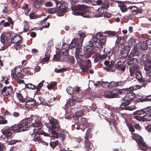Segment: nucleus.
<instances>
[{
	"label": "nucleus",
	"mask_w": 151,
	"mask_h": 151,
	"mask_svg": "<svg viewBox=\"0 0 151 151\" xmlns=\"http://www.w3.org/2000/svg\"><path fill=\"white\" fill-rule=\"evenodd\" d=\"M88 6L85 5L78 4L72 7V14L76 16H81L83 17H90V13L88 10Z\"/></svg>",
	"instance_id": "obj_1"
},
{
	"label": "nucleus",
	"mask_w": 151,
	"mask_h": 151,
	"mask_svg": "<svg viewBox=\"0 0 151 151\" xmlns=\"http://www.w3.org/2000/svg\"><path fill=\"white\" fill-rule=\"evenodd\" d=\"M106 41V36L101 35L100 33H98L96 37H93L91 40L87 43V47L84 50L87 51L90 47H94V45L98 46L101 45H103L105 43Z\"/></svg>",
	"instance_id": "obj_2"
},
{
	"label": "nucleus",
	"mask_w": 151,
	"mask_h": 151,
	"mask_svg": "<svg viewBox=\"0 0 151 151\" xmlns=\"http://www.w3.org/2000/svg\"><path fill=\"white\" fill-rule=\"evenodd\" d=\"M82 45V42L80 40H78L76 39H73L70 44L71 49L74 48L73 50V53H74L75 55H81L80 54L82 50L81 46Z\"/></svg>",
	"instance_id": "obj_3"
},
{
	"label": "nucleus",
	"mask_w": 151,
	"mask_h": 151,
	"mask_svg": "<svg viewBox=\"0 0 151 151\" xmlns=\"http://www.w3.org/2000/svg\"><path fill=\"white\" fill-rule=\"evenodd\" d=\"M13 34L12 32H4L1 36V41L2 43L6 44L8 46L10 45L13 38Z\"/></svg>",
	"instance_id": "obj_4"
},
{
	"label": "nucleus",
	"mask_w": 151,
	"mask_h": 151,
	"mask_svg": "<svg viewBox=\"0 0 151 151\" xmlns=\"http://www.w3.org/2000/svg\"><path fill=\"white\" fill-rule=\"evenodd\" d=\"M122 93L119 89H113L111 91H105L103 93V96L107 98H117Z\"/></svg>",
	"instance_id": "obj_5"
},
{
	"label": "nucleus",
	"mask_w": 151,
	"mask_h": 151,
	"mask_svg": "<svg viewBox=\"0 0 151 151\" xmlns=\"http://www.w3.org/2000/svg\"><path fill=\"white\" fill-rule=\"evenodd\" d=\"M25 123L22 121L19 124H14L11 127L12 130L14 132H20L27 130L28 126Z\"/></svg>",
	"instance_id": "obj_6"
},
{
	"label": "nucleus",
	"mask_w": 151,
	"mask_h": 151,
	"mask_svg": "<svg viewBox=\"0 0 151 151\" xmlns=\"http://www.w3.org/2000/svg\"><path fill=\"white\" fill-rule=\"evenodd\" d=\"M134 74L136 79L140 83L142 87H145L147 84L148 82H150L149 81V80L145 79V78H143L142 73L139 70Z\"/></svg>",
	"instance_id": "obj_7"
},
{
	"label": "nucleus",
	"mask_w": 151,
	"mask_h": 151,
	"mask_svg": "<svg viewBox=\"0 0 151 151\" xmlns=\"http://www.w3.org/2000/svg\"><path fill=\"white\" fill-rule=\"evenodd\" d=\"M1 93L8 97H11L13 93V88L11 86H4L1 90Z\"/></svg>",
	"instance_id": "obj_8"
},
{
	"label": "nucleus",
	"mask_w": 151,
	"mask_h": 151,
	"mask_svg": "<svg viewBox=\"0 0 151 151\" xmlns=\"http://www.w3.org/2000/svg\"><path fill=\"white\" fill-rule=\"evenodd\" d=\"M66 3L63 1L60 3V5L57 7L58 12V16H62L64 15L67 12V7L66 6Z\"/></svg>",
	"instance_id": "obj_9"
},
{
	"label": "nucleus",
	"mask_w": 151,
	"mask_h": 151,
	"mask_svg": "<svg viewBox=\"0 0 151 151\" xmlns=\"http://www.w3.org/2000/svg\"><path fill=\"white\" fill-rule=\"evenodd\" d=\"M34 133H35L33 140L35 142H40L42 140L40 135H44L45 136H49V134L48 133L41 130L40 131H37L36 132H33L32 134H33Z\"/></svg>",
	"instance_id": "obj_10"
},
{
	"label": "nucleus",
	"mask_w": 151,
	"mask_h": 151,
	"mask_svg": "<svg viewBox=\"0 0 151 151\" xmlns=\"http://www.w3.org/2000/svg\"><path fill=\"white\" fill-rule=\"evenodd\" d=\"M25 106L28 108H32L36 106V101L30 97H27L25 100Z\"/></svg>",
	"instance_id": "obj_11"
},
{
	"label": "nucleus",
	"mask_w": 151,
	"mask_h": 151,
	"mask_svg": "<svg viewBox=\"0 0 151 151\" xmlns=\"http://www.w3.org/2000/svg\"><path fill=\"white\" fill-rule=\"evenodd\" d=\"M80 68L84 72H87L88 69L91 67V60L89 59L85 60L84 61L83 64L81 65Z\"/></svg>",
	"instance_id": "obj_12"
},
{
	"label": "nucleus",
	"mask_w": 151,
	"mask_h": 151,
	"mask_svg": "<svg viewBox=\"0 0 151 151\" xmlns=\"http://www.w3.org/2000/svg\"><path fill=\"white\" fill-rule=\"evenodd\" d=\"M11 127L9 126L5 127L2 130L3 134L6 138L11 137L13 134L11 131Z\"/></svg>",
	"instance_id": "obj_13"
},
{
	"label": "nucleus",
	"mask_w": 151,
	"mask_h": 151,
	"mask_svg": "<svg viewBox=\"0 0 151 151\" xmlns=\"http://www.w3.org/2000/svg\"><path fill=\"white\" fill-rule=\"evenodd\" d=\"M146 112H151V106H148L140 110H137L133 112L134 115L138 114L139 115L143 114Z\"/></svg>",
	"instance_id": "obj_14"
},
{
	"label": "nucleus",
	"mask_w": 151,
	"mask_h": 151,
	"mask_svg": "<svg viewBox=\"0 0 151 151\" xmlns=\"http://www.w3.org/2000/svg\"><path fill=\"white\" fill-rule=\"evenodd\" d=\"M144 64V69L146 71H148L150 70L148 73V77L149 79V82H151V61L148 60V61Z\"/></svg>",
	"instance_id": "obj_15"
},
{
	"label": "nucleus",
	"mask_w": 151,
	"mask_h": 151,
	"mask_svg": "<svg viewBox=\"0 0 151 151\" xmlns=\"http://www.w3.org/2000/svg\"><path fill=\"white\" fill-rule=\"evenodd\" d=\"M50 124L52 125L51 127L53 129L57 130L60 128V125L58 123V121L55 119L52 118L50 120Z\"/></svg>",
	"instance_id": "obj_16"
},
{
	"label": "nucleus",
	"mask_w": 151,
	"mask_h": 151,
	"mask_svg": "<svg viewBox=\"0 0 151 151\" xmlns=\"http://www.w3.org/2000/svg\"><path fill=\"white\" fill-rule=\"evenodd\" d=\"M81 126V129L84 131L85 129L88 127L89 126V123L86 119L84 117L81 118L80 122Z\"/></svg>",
	"instance_id": "obj_17"
},
{
	"label": "nucleus",
	"mask_w": 151,
	"mask_h": 151,
	"mask_svg": "<svg viewBox=\"0 0 151 151\" xmlns=\"http://www.w3.org/2000/svg\"><path fill=\"white\" fill-rule=\"evenodd\" d=\"M135 97V94L133 93H127L123 98L124 101L129 102L133 99Z\"/></svg>",
	"instance_id": "obj_18"
},
{
	"label": "nucleus",
	"mask_w": 151,
	"mask_h": 151,
	"mask_svg": "<svg viewBox=\"0 0 151 151\" xmlns=\"http://www.w3.org/2000/svg\"><path fill=\"white\" fill-rule=\"evenodd\" d=\"M139 49L137 47H134L129 55L128 58H131L136 56L140 55Z\"/></svg>",
	"instance_id": "obj_19"
},
{
	"label": "nucleus",
	"mask_w": 151,
	"mask_h": 151,
	"mask_svg": "<svg viewBox=\"0 0 151 151\" xmlns=\"http://www.w3.org/2000/svg\"><path fill=\"white\" fill-rule=\"evenodd\" d=\"M130 50V48L128 46H125L121 50V53L124 58H126L129 56V53Z\"/></svg>",
	"instance_id": "obj_20"
},
{
	"label": "nucleus",
	"mask_w": 151,
	"mask_h": 151,
	"mask_svg": "<svg viewBox=\"0 0 151 151\" xmlns=\"http://www.w3.org/2000/svg\"><path fill=\"white\" fill-rule=\"evenodd\" d=\"M129 71L131 76L134 74L139 70V65L130 66L129 68Z\"/></svg>",
	"instance_id": "obj_21"
},
{
	"label": "nucleus",
	"mask_w": 151,
	"mask_h": 151,
	"mask_svg": "<svg viewBox=\"0 0 151 151\" xmlns=\"http://www.w3.org/2000/svg\"><path fill=\"white\" fill-rule=\"evenodd\" d=\"M23 72L27 76H32L33 74L34 70L32 68L26 67L23 68Z\"/></svg>",
	"instance_id": "obj_22"
},
{
	"label": "nucleus",
	"mask_w": 151,
	"mask_h": 151,
	"mask_svg": "<svg viewBox=\"0 0 151 151\" xmlns=\"http://www.w3.org/2000/svg\"><path fill=\"white\" fill-rule=\"evenodd\" d=\"M22 37L19 35H14L12 42L14 43H22Z\"/></svg>",
	"instance_id": "obj_23"
},
{
	"label": "nucleus",
	"mask_w": 151,
	"mask_h": 151,
	"mask_svg": "<svg viewBox=\"0 0 151 151\" xmlns=\"http://www.w3.org/2000/svg\"><path fill=\"white\" fill-rule=\"evenodd\" d=\"M32 125L36 128H39L37 129L36 128H35L33 129V130L34 132H35L37 130V131H40L39 130L42 129L43 126L42 123V122L40 121L36 122L35 123H33Z\"/></svg>",
	"instance_id": "obj_24"
},
{
	"label": "nucleus",
	"mask_w": 151,
	"mask_h": 151,
	"mask_svg": "<svg viewBox=\"0 0 151 151\" xmlns=\"http://www.w3.org/2000/svg\"><path fill=\"white\" fill-rule=\"evenodd\" d=\"M128 62V64L130 66L134 65H138V60L137 59L134 58H130Z\"/></svg>",
	"instance_id": "obj_25"
},
{
	"label": "nucleus",
	"mask_w": 151,
	"mask_h": 151,
	"mask_svg": "<svg viewBox=\"0 0 151 151\" xmlns=\"http://www.w3.org/2000/svg\"><path fill=\"white\" fill-rule=\"evenodd\" d=\"M132 135L134 136V138L132 136V138L133 139L135 140L137 142V144L144 141L142 137L140 136L137 133H133Z\"/></svg>",
	"instance_id": "obj_26"
},
{
	"label": "nucleus",
	"mask_w": 151,
	"mask_h": 151,
	"mask_svg": "<svg viewBox=\"0 0 151 151\" xmlns=\"http://www.w3.org/2000/svg\"><path fill=\"white\" fill-rule=\"evenodd\" d=\"M125 42L124 38L123 37L118 36L116 41V44L118 46L124 45Z\"/></svg>",
	"instance_id": "obj_27"
},
{
	"label": "nucleus",
	"mask_w": 151,
	"mask_h": 151,
	"mask_svg": "<svg viewBox=\"0 0 151 151\" xmlns=\"http://www.w3.org/2000/svg\"><path fill=\"white\" fill-rule=\"evenodd\" d=\"M104 33L107 34L106 36L109 38L114 37V36L117 37V32L115 31H106L104 32Z\"/></svg>",
	"instance_id": "obj_28"
},
{
	"label": "nucleus",
	"mask_w": 151,
	"mask_h": 151,
	"mask_svg": "<svg viewBox=\"0 0 151 151\" xmlns=\"http://www.w3.org/2000/svg\"><path fill=\"white\" fill-rule=\"evenodd\" d=\"M24 74L22 73L14 74V73H12L11 76L12 78L14 79H18L19 78L22 79L24 77Z\"/></svg>",
	"instance_id": "obj_29"
},
{
	"label": "nucleus",
	"mask_w": 151,
	"mask_h": 151,
	"mask_svg": "<svg viewBox=\"0 0 151 151\" xmlns=\"http://www.w3.org/2000/svg\"><path fill=\"white\" fill-rule=\"evenodd\" d=\"M77 107L78 109H81V110L76 112L75 114V116L77 117H79L82 116L84 114L83 111L82 110L83 108L84 107L81 106H78Z\"/></svg>",
	"instance_id": "obj_30"
},
{
	"label": "nucleus",
	"mask_w": 151,
	"mask_h": 151,
	"mask_svg": "<svg viewBox=\"0 0 151 151\" xmlns=\"http://www.w3.org/2000/svg\"><path fill=\"white\" fill-rule=\"evenodd\" d=\"M70 47V46L68 44L66 43L63 44L61 49V52L62 53H63L65 52H69Z\"/></svg>",
	"instance_id": "obj_31"
},
{
	"label": "nucleus",
	"mask_w": 151,
	"mask_h": 151,
	"mask_svg": "<svg viewBox=\"0 0 151 151\" xmlns=\"http://www.w3.org/2000/svg\"><path fill=\"white\" fill-rule=\"evenodd\" d=\"M148 56L147 55H142L140 58V64H144L148 61L147 60H149Z\"/></svg>",
	"instance_id": "obj_32"
},
{
	"label": "nucleus",
	"mask_w": 151,
	"mask_h": 151,
	"mask_svg": "<svg viewBox=\"0 0 151 151\" xmlns=\"http://www.w3.org/2000/svg\"><path fill=\"white\" fill-rule=\"evenodd\" d=\"M116 68L119 70L124 71L125 70L126 68L125 65H123L121 62H118L116 65Z\"/></svg>",
	"instance_id": "obj_33"
},
{
	"label": "nucleus",
	"mask_w": 151,
	"mask_h": 151,
	"mask_svg": "<svg viewBox=\"0 0 151 151\" xmlns=\"http://www.w3.org/2000/svg\"><path fill=\"white\" fill-rule=\"evenodd\" d=\"M16 94L17 98L20 102L23 103L25 102L26 98H24L23 96L20 91L17 92Z\"/></svg>",
	"instance_id": "obj_34"
},
{
	"label": "nucleus",
	"mask_w": 151,
	"mask_h": 151,
	"mask_svg": "<svg viewBox=\"0 0 151 151\" xmlns=\"http://www.w3.org/2000/svg\"><path fill=\"white\" fill-rule=\"evenodd\" d=\"M75 57L76 58L77 62L80 68L81 65H82V63H84V60L82 58L81 55H75Z\"/></svg>",
	"instance_id": "obj_35"
},
{
	"label": "nucleus",
	"mask_w": 151,
	"mask_h": 151,
	"mask_svg": "<svg viewBox=\"0 0 151 151\" xmlns=\"http://www.w3.org/2000/svg\"><path fill=\"white\" fill-rule=\"evenodd\" d=\"M151 101V95L147 96L145 97H142L141 99H138V101L144 102V101Z\"/></svg>",
	"instance_id": "obj_36"
},
{
	"label": "nucleus",
	"mask_w": 151,
	"mask_h": 151,
	"mask_svg": "<svg viewBox=\"0 0 151 151\" xmlns=\"http://www.w3.org/2000/svg\"><path fill=\"white\" fill-rule=\"evenodd\" d=\"M43 3L42 0H35L34 3V6L37 8H39Z\"/></svg>",
	"instance_id": "obj_37"
},
{
	"label": "nucleus",
	"mask_w": 151,
	"mask_h": 151,
	"mask_svg": "<svg viewBox=\"0 0 151 151\" xmlns=\"http://www.w3.org/2000/svg\"><path fill=\"white\" fill-rule=\"evenodd\" d=\"M104 55L102 56L101 55L97 54L96 55V58L94 60V61L95 62L97 63L98 61L101 62L102 61L104 58Z\"/></svg>",
	"instance_id": "obj_38"
},
{
	"label": "nucleus",
	"mask_w": 151,
	"mask_h": 151,
	"mask_svg": "<svg viewBox=\"0 0 151 151\" xmlns=\"http://www.w3.org/2000/svg\"><path fill=\"white\" fill-rule=\"evenodd\" d=\"M86 47H84V51H88V52L87 53V54H86V56H85L86 58H90L92 55L93 54H94V53L93 52V51L91 50H90V49H91V48H92L93 47H89V48L88 49V50H87V51H86L85 50H84L85 49H86L87 47V45L86 44Z\"/></svg>",
	"instance_id": "obj_39"
},
{
	"label": "nucleus",
	"mask_w": 151,
	"mask_h": 151,
	"mask_svg": "<svg viewBox=\"0 0 151 151\" xmlns=\"http://www.w3.org/2000/svg\"><path fill=\"white\" fill-rule=\"evenodd\" d=\"M47 12L50 14H53L55 13H57L58 16L59 12L57 7L56 8H52L49 9L47 10Z\"/></svg>",
	"instance_id": "obj_40"
},
{
	"label": "nucleus",
	"mask_w": 151,
	"mask_h": 151,
	"mask_svg": "<svg viewBox=\"0 0 151 151\" xmlns=\"http://www.w3.org/2000/svg\"><path fill=\"white\" fill-rule=\"evenodd\" d=\"M59 144V141L56 140L55 141H50V145L53 149L56 147Z\"/></svg>",
	"instance_id": "obj_41"
},
{
	"label": "nucleus",
	"mask_w": 151,
	"mask_h": 151,
	"mask_svg": "<svg viewBox=\"0 0 151 151\" xmlns=\"http://www.w3.org/2000/svg\"><path fill=\"white\" fill-rule=\"evenodd\" d=\"M128 43L129 47L134 46L136 45V42L134 39L131 37L128 41Z\"/></svg>",
	"instance_id": "obj_42"
},
{
	"label": "nucleus",
	"mask_w": 151,
	"mask_h": 151,
	"mask_svg": "<svg viewBox=\"0 0 151 151\" xmlns=\"http://www.w3.org/2000/svg\"><path fill=\"white\" fill-rule=\"evenodd\" d=\"M78 35L80 38V41L81 42L83 40V39L86 36V33L83 30L79 31L78 32Z\"/></svg>",
	"instance_id": "obj_43"
},
{
	"label": "nucleus",
	"mask_w": 151,
	"mask_h": 151,
	"mask_svg": "<svg viewBox=\"0 0 151 151\" xmlns=\"http://www.w3.org/2000/svg\"><path fill=\"white\" fill-rule=\"evenodd\" d=\"M140 48L142 50H145L148 48V46L145 41L141 42L139 44Z\"/></svg>",
	"instance_id": "obj_44"
},
{
	"label": "nucleus",
	"mask_w": 151,
	"mask_h": 151,
	"mask_svg": "<svg viewBox=\"0 0 151 151\" xmlns=\"http://www.w3.org/2000/svg\"><path fill=\"white\" fill-rule=\"evenodd\" d=\"M84 142L86 143L85 145V147L87 151H90L91 148V144L89 141H84Z\"/></svg>",
	"instance_id": "obj_45"
},
{
	"label": "nucleus",
	"mask_w": 151,
	"mask_h": 151,
	"mask_svg": "<svg viewBox=\"0 0 151 151\" xmlns=\"http://www.w3.org/2000/svg\"><path fill=\"white\" fill-rule=\"evenodd\" d=\"M123 102L119 106L120 108L122 110H125L127 106L130 104L129 102Z\"/></svg>",
	"instance_id": "obj_46"
},
{
	"label": "nucleus",
	"mask_w": 151,
	"mask_h": 151,
	"mask_svg": "<svg viewBox=\"0 0 151 151\" xmlns=\"http://www.w3.org/2000/svg\"><path fill=\"white\" fill-rule=\"evenodd\" d=\"M33 119L32 117L28 118L26 120H24L22 121L23 123H25L28 126L27 130L29 128V126L28 124H29L31 123L32 122Z\"/></svg>",
	"instance_id": "obj_47"
},
{
	"label": "nucleus",
	"mask_w": 151,
	"mask_h": 151,
	"mask_svg": "<svg viewBox=\"0 0 151 151\" xmlns=\"http://www.w3.org/2000/svg\"><path fill=\"white\" fill-rule=\"evenodd\" d=\"M129 8L132 10V11L133 14H135L141 12L138 10V8L135 6L132 7L129 6Z\"/></svg>",
	"instance_id": "obj_48"
},
{
	"label": "nucleus",
	"mask_w": 151,
	"mask_h": 151,
	"mask_svg": "<svg viewBox=\"0 0 151 151\" xmlns=\"http://www.w3.org/2000/svg\"><path fill=\"white\" fill-rule=\"evenodd\" d=\"M61 53L60 52H57L56 54L54 55L53 60L55 61H58L60 58Z\"/></svg>",
	"instance_id": "obj_49"
},
{
	"label": "nucleus",
	"mask_w": 151,
	"mask_h": 151,
	"mask_svg": "<svg viewBox=\"0 0 151 151\" xmlns=\"http://www.w3.org/2000/svg\"><path fill=\"white\" fill-rule=\"evenodd\" d=\"M144 122L149 121L151 122V115L148 114L143 116Z\"/></svg>",
	"instance_id": "obj_50"
},
{
	"label": "nucleus",
	"mask_w": 151,
	"mask_h": 151,
	"mask_svg": "<svg viewBox=\"0 0 151 151\" xmlns=\"http://www.w3.org/2000/svg\"><path fill=\"white\" fill-rule=\"evenodd\" d=\"M5 21L4 20H2L0 23V26L7 27L9 26L10 25V23L8 22H5Z\"/></svg>",
	"instance_id": "obj_51"
},
{
	"label": "nucleus",
	"mask_w": 151,
	"mask_h": 151,
	"mask_svg": "<svg viewBox=\"0 0 151 151\" xmlns=\"http://www.w3.org/2000/svg\"><path fill=\"white\" fill-rule=\"evenodd\" d=\"M95 46V48L92 50L93 51L94 54L97 53V54H99V53L100 52V50L99 48V47L101 46L99 45L98 46H96V45H94V46Z\"/></svg>",
	"instance_id": "obj_52"
},
{
	"label": "nucleus",
	"mask_w": 151,
	"mask_h": 151,
	"mask_svg": "<svg viewBox=\"0 0 151 151\" xmlns=\"http://www.w3.org/2000/svg\"><path fill=\"white\" fill-rule=\"evenodd\" d=\"M104 9H103V8L101 7L99 8L97 10L98 12L101 13L100 14H95V16L97 17H101V15H102L103 14L104 12Z\"/></svg>",
	"instance_id": "obj_53"
},
{
	"label": "nucleus",
	"mask_w": 151,
	"mask_h": 151,
	"mask_svg": "<svg viewBox=\"0 0 151 151\" xmlns=\"http://www.w3.org/2000/svg\"><path fill=\"white\" fill-rule=\"evenodd\" d=\"M44 82V81H42L40 82L37 86H35V89H37V91H39L43 86Z\"/></svg>",
	"instance_id": "obj_54"
},
{
	"label": "nucleus",
	"mask_w": 151,
	"mask_h": 151,
	"mask_svg": "<svg viewBox=\"0 0 151 151\" xmlns=\"http://www.w3.org/2000/svg\"><path fill=\"white\" fill-rule=\"evenodd\" d=\"M14 74H16L17 73H22V70L20 67H16L14 70Z\"/></svg>",
	"instance_id": "obj_55"
},
{
	"label": "nucleus",
	"mask_w": 151,
	"mask_h": 151,
	"mask_svg": "<svg viewBox=\"0 0 151 151\" xmlns=\"http://www.w3.org/2000/svg\"><path fill=\"white\" fill-rule=\"evenodd\" d=\"M76 100L74 99L73 97H71L69 99L68 101V104L71 106H73L76 102Z\"/></svg>",
	"instance_id": "obj_56"
},
{
	"label": "nucleus",
	"mask_w": 151,
	"mask_h": 151,
	"mask_svg": "<svg viewBox=\"0 0 151 151\" xmlns=\"http://www.w3.org/2000/svg\"><path fill=\"white\" fill-rule=\"evenodd\" d=\"M56 85V83L55 82H52L48 84L47 87L48 89L49 90H51L53 88L54 86Z\"/></svg>",
	"instance_id": "obj_57"
},
{
	"label": "nucleus",
	"mask_w": 151,
	"mask_h": 151,
	"mask_svg": "<svg viewBox=\"0 0 151 151\" xmlns=\"http://www.w3.org/2000/svg\"><path fill=\"white\" fill-rule=\"evenodd\" d=\"M118 83L117 82L112 81L110 82V88H113L118 86Z\"/></svg>",
	"instance_id": "obj_58"
},
{
	"label": "nucleus",
	"mask_w": 151,
	"mask_h": 151,
	"mask_svg": "<svg viewBox=\"0 0 151 151\" xmlns=\"http://www.w3.org/2000/svg\"><path fill=\"white\" fill-rule=\"evenodd\" d=\"M38 99L40 101V104L45 105H46L47 104H48L43 98L39 97H38Z\"/></svg>",
	"instance_id": "obj_59"
},
{
	"label": "nucleus",
	"mask_w": 151,
	"mask_h": 151,
	"mask_svg": "<svg viewBox=\"0 0 151 151\" xmlns=\"http://www.w3.org/2000/svg\"><path fill=\"white\" fill-rule=\"evenodd\" d=\"M137 108L135 105L130 106H127L125 110L132 111L135 109H137Z\"/></svg>",
	"instance_id": "obj_60"
},
{
	"label": "nucleus",
	"mask_w": 151,
	"mask_h": 151,
	"mask_svg": "<svg viewBox=\"0 0 151 151\" xmlns=\"http://www.w3.org/2000/svg\"><path fill=\"white\" fill-rule=\"evenodd\" d=\"M35 85H33L31 83H29L26 85V87L27 88L32 89H35Z\"/></svg>",
	"instance_id": "obj_61"
},
{
	"label": "nucleus",
	"mask_w": 151,
	"mask_h": 151,
	"mask_svg": "<svg viewBox=\"0 0 151 151\" xmlns=\"http://www.w3.org/2000/svg\"><path fill=\"white\" fill-rule=\"evenodd\" d=\"M109 4L108 2H104L102 3L101 7L103 9H106L109 8Z\"/></svg>",
	"instance_id": "obj_62"
},
{
	"label": "nucleus",
	"mask_w": 151,
	"mask_h": 151,
	"mask_svg": "<svg viewBox=\"0 0 151 151\" xmlns=\"http://www.w3.org/2000/svg\"><path fill=\"white\" fill-rule=\"evenodd\" d=\"M101 86L104 88H110V83L107 82H103L102 83Z\"/></svg>",
	"instance_id": "obj_63"
},
{
	"label": "nucleus",
	"mask_w": 151,
	"mask_h": 151,
	"mask_svg": "<svg viewBox=\"0 0 151 151\" xmlns=\"http://www.w3.org/2000/svg\"><path fill=\"white\" fill-rule=\"evenodd\" d=\"M12 116L15 118H18L20 116V114L19 111H15L12 113Z\"/></svg>",
	"instance_id": "obj_64"
}]
</instances>
